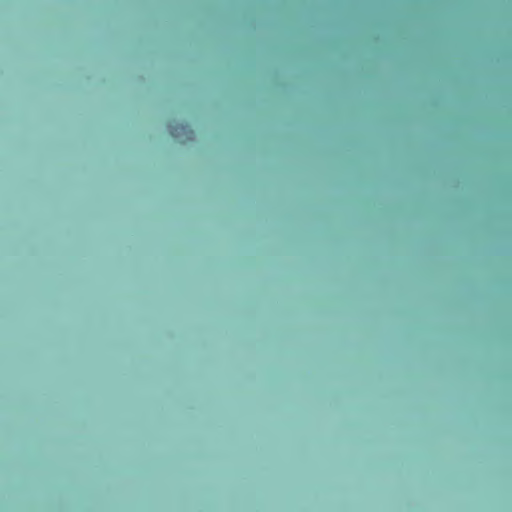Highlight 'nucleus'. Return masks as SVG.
Returning a JSON list of instances; mask_svg holds the SVG:
<instances>
[{"label": "nucleus", "instance_id": "obj_1", "mask_svg": "<svg viewBox=\"0 0 512 512\" xmlns=\"http://www.w3.org/2000/svg\"><path fill=\"white\" fill-rule=\"evenodd\" d=\"M168 129L171 136L180 140H182V138H184L183 140H190L194 134L190 126L184 123L171 122L168 125Z\"/></svg>", "mask_w": 512, "mask_h": 512}]
</instances>
